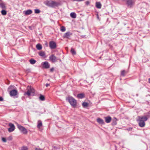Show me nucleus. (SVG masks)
<instances>
[{
	"instance_id": "f257e3e1",
	"label": "nucleus",
	"mask_w": 150,
	"mask_h": 150,
	"mask_svg": "<svg viewBox=\"0 0 150 150\" xmlns=\"http://www.w3.org/2000/svg\"><path fill=\"white\" fill-rule=\"evenodd\" d=\"M44 4L47 6L54 8L61 5L60 3L52 0H46L44 2Z\"/></svg>"
},
{
	"instance_id": "f03ea898",
	"label": "nucleus",
	"mask_w": 150,
	"mask_h": 150,
	"mask_svg": "<svg viewBox=\"0 0 150 150\" xmlns=\"http://www.w3.org/2000/svg\"><path fill=\"white\" fill-rule=\"evenodd\" d=\"M27 91L24 93V95H27L29 97L30 96H34L35 95V90L34 88L31 86H28L27 87Z\"/></svg>"
},
{
	"instance_id": "7ed1b4c3",
	"label": "nucleus",
	"mask_w": 150,
	"mask_h": 150,
	"mask_svg": "<svg viewBox=\"0 0 150 150\" xmlns=\"http://www.w3.org/2000/svg\"><path fill=\"white\" fill-rule=\"evenodd\" d=\"M67 101H68L71 105L74 108H75L77 105L76 100L73 97L69 96L66 98Z\"/></svg>"
},
{
	"instance_id": "20e7f679",
	"label": "nucleus",
	"mask_w": 150,
	"mask_h": 150,
	"mask_svg": "<svg viewBox=\"0 0 150 150\" xmlns=\"http://www.w3.org/2000/svg\"><path fill=\"white\" fill-rule=\"evenodd\" d=\"M138 119L137 120L139 122V126L141 127H143L145 126L144 120L141 116H139L138 117Z\"/></svg>"
},
{
	"instance_id": "39448f33",
	"label": "nucleus",
	"mask_w": 150,
	"mask_h": 150,
	"mask_svg": "<svg viewBox=\"0 0 150 150\" xmlns=\"http://www.w3.org/2000/svg\"><path fill=\"white\" fill-rule=\"evenodd\" d=\"M17 126L19 130L22 132L23 134H27L28 133V131L27 129L24 127L21 126V125L17 123H16Z\"/></svg>"
},
{
	"instance_id": "423d86ee",
	"label": "nucleus",
	"mask_w": 150,
	"mask_h": 150,
	"mask_svg": "<svg viewBox=\"0 0 150 150\" xmlns=\"http://www.w3.org/2000/svg\"><path fill=\"white\" fill-rule=\"evenodd\" d=\"M126 4L128 7L131 8L135 4V0H126Z\"/></svg>"
},
{
	"instance_id": "0eeeda50",
	"label": "nucleus",
	"mask_w": 150,
	"mask_h": 150,
	"mask_svg": "<svg viewBox=\"0 0 150 150\" xmlns=\"http://www.w3.org/2000/svg\"><path fill=\"white\" fill-rule=\"evenodd\" d=\"M9 94L11 97L15 96L16 98L18 97V92L16 89H13L10 91Z\"/></svg>"
},
{
	"instance_id": "6e6552de",
	"label": "nucleus",
	"mask_w": 150,
	"mask_h": 150,
	"mask_svg": "<svg viewBox=\"0 0 150 150\" xmlns=\"http://www.w3.org/2000/svg\"><path fill=\"white\" fill-rule=\"evenodd\" d=\"M49 60L52 63L57 62L59 59L57 58L53 54H52L49 57Z\"/></svg>"
},
{
	"instance_id": "1a4fd4ad",
	"label": "nucleus",
	"mask_w": 150,
	"mask_h": 150,
	"mask_svg": "<svg viewBox=\"0 0 150 150\" xmlns=\"http://www.w3.org/2000/svg\"><path fill=\"white\" fill-rule=\"evenodd\" d=\"M49 47L51 49H54L57 47L56 43L54 41H50L49 42Z\"/></svg>"
},
{
	"instance_id": "9d476101",
	"label": "nucleus",
	"mask_w": 150,
	"mask_h": 150,
	"mask_svg": "<svg viewBox=\"0 0 150 150\" xmlns=\"http://www.w3.org/2000/svg\"><path fill=\"white\" fill-rule=\"evenodd\" d=\"M141 116L144 118L145 121H147L149 118H150V110L148 112L144 113V116Z\"/></svg>"
},
{
	"instance_id": "9b49d317",
	"label": "nucleus",
	"mask_w": 150,
	"mask_h": 150,
	"mask_svg": "<svg viewBox=\"0 0 150 150\" xmlns=\"http://www.w3.org/2000/svg\"><path fill=\"white\" fill-rule=\"evenodd\" d=\"M42 67L43 68L47 69L50 68V65L49 63L47 61H45L44 62H42Z\"/></svg>"
},
{
	"instance_id": "f8f14e48",
	"label": "nucleus",
	"mask_w": 150,
	"mask_h": 150,
	"mask_svg": "<svg viewBox=\"0 0 150 150\" xmlns=\"http://www.w3.org/2000/svg\"><path fill=\"white\" fill-rule=\"evenodd\" d=\"M9 125L10 127L8 129V131L10 132H11L13 131L15 129V126L14 124L12 123H10L9 124Z\"/></svg>"
},
{
	"instance_id": "ddd939ff",
	"label": "nucleus",
	"mask_w": 150,
	"mask_h": 150,
	"mask_svg": "<svg viewBox=\"0 0 150 150\" xmlns=\"http://www.w3.org/2000/svg\"><path fill=\"white\" fill-rule=\"evenodd\" d=\"M33 13V11L31 9H28L23 11V13L25 15L28 16L31 14Z\"/></svg>"
},
{
	"instance_id": "4468645a",
	"label": "nucleus",
	"mask_w": 150,
	"mask_h": 150,
	"mask_svg": "<svg viewBox=\"0 0 150 150\" xmlns=\"http://www.w3.org/2000/svg\"><path fill=\"white\" fill-rule=\"evenodd\" d=\"M71 35H72V33H71L69 31L67 32L64 34L63 36V38H69L70 36Z\"/></svg>"
},
{
	"instance_id": "2eb2a0df",
	"label": "nucleus",
	"mask_w": 150,
	"mask_h": 150,
	"mask_svg": "<svg viewBox=\"0 0 150 150\" xmlns=\"http://www.w3.org/2000/svg\"><path fill=\"white\" fill-rule=\"evenodd\" d=\"M128 70L126 71L125 70H122L120 72V75L124 77L126 75L128 74Z\"/></svg>"
},
{
	"instance_id": "dca6fc26",
	"label": "nucleus",
	"mask_w": 150,
	"mask_h": 150,
	"mask_svg": "<svg viewBox=\"0 0 150 150\" xmlns=\"http://www.w3.org/2000/svg\"><path fill=\"white\" fill-rule=\"evenodd\" d=\"M104 118L105 122L108 123H110L112 120L111 117L110 116L105 117Z\"/></svg>"
},
{
	"instance_id": "f3484780",
	"label": "nucleus",
	"mask_w": 150,
	"mask_h": 150,
	"mask_svg": "<svg viewBox=\"0 0 150 150\" xmlns=\"http://www.w3.org/2000/svg\"><path fill=\"white\" fill-rule=\"evenodd\" d=\"M97 121L100 124L102 125L105 124V122L103 120L100 118H98L97 119Z\"/></svg>"
},
{
	"instance_id": "a211bd4d",
	"label": "nucleus",
	"mask_w": 150,
	"mask_h": 150,
	"mask_svg": "<svg viewBox=\"0 0 150 150\" xmlns=\"http://www.w3.org/2000/svg\"><path fill=\"white\" fill-rule=\"evenodd\" d=\"M77 97L79 99H82L85 97V95L84 93H81L77 94Z\"/></svg>"
},
{
	"instance_id": "6ab92c4d",
	"label": "nucleus",
	"mask_w": 150,
	"mask_h": 150,
	"mask_svg": "<svg viewBox=\"0 0 150 150\" xmlns=\"http://www.w3.org/2000/svg\"><path fill=\"white\" fill-rule=\"evenodd\" d=\"M96 8L99 9L101 8L102 5L100 2H96Z\"/></svg>"
},
{
	"instance_id": "aec40b11",
	"label": "nucleus",
	"mask_w": 150,
	"mask_h": 150,
	"mask_svg": "<svg viewBox=\"0 0 150 150\" xmlns=\"http://www.w3.org/2000/svg\"><path fill=\"white\" fill-rule=\"evenodd\" d=\"M117 119L115 117L114 118V119L112 120V125H115L117 124Z\"/></svg>"
},
{
	"instance_id": "412c9836",
	"label": "nucleus",
	"mask_w": 150,
	"mask_h": 150,
	"mask_svg": "<svg viewBox=\"0 0 150 150\" xmlns=\"http://www.w3.org/2000/svg\"><path fill=\"white\" fill-rule=\"evenodd\" d=\"M39 55L40 56L44 57L45 56V53L44 51H40L38 53Z\"/></svg>"
},
{
	"instance_id": "4be33fe9",
	"label": "nucleus",
	"mask_w": 150,
	"mask_h": 150,
	"mask_svg": "<svg viewBox=\"0 0 150 150\" xmlns=\"http://www.w3.org/2000/svg\"><path fill=\"white\" fill-rule=\"evenodd\" d=\"M14 88H15V87L14 86L11 85L8 88L7 90L10 92V91L12 90L13 89H14Z\"/></svg>"
},
{
	"instance_id": "5701e85b",
	"label": "nucleus",
	"mask_w": 150,
	"mask_h": 150,
	"mask_svg": "<svg viewBox=\"0 0 150 150\" xmlns=\"http://www.w3.org/2000/svg\"><path fill=\"white\" fill-rule=\"evenodd\" d=\"M42 121L40 120H38V121L37 127L38 128H40L42 126Z\"/></svg>"
},
{
	"instance_id": "b1692460",
	"label": "nucleus",
	"mask_w": 150,
	"mask_h": 150,
	"mask_svg": "<svg viewBox=\"0 0 150 150\" xmlns=\"http://www.w3.org/2000/svg\"><path fill=\"white\" fill-rule=\"evenodd\" d=\"M70 16L71 18H76V14L74 12H72L70 14Z\"/></svg>"
},
{
	"instance_id": "393cba45",
	"label": "nucleus",
	"mask_w": 150,
	"mask_h": 150,
	"mask_svg": "<svg viewBox=\"0 0 150 150\" xmlns=\"http://www.w3.org/2000/svg\"><path fill=\"white\" fill-rule=\"evenodd\" d=\"M29 62H30V63L32 64H35L36 62V60L33 58L30 59L29 60Z\"/></svg>"
},
{
	"instance_id": "a878e982",
	"label": "nucleus",
	"mask_w": 150,
	"mask_h": 150,
	"mask_svg": "<svg viewBox=\"0 0 150 150\" xmlns=\"http://www.w3.org/2000/svg\"><path fill=\"white\" fill-rule=\"evenodd\" d=\"M36 47L37 50H40L42 49V46L40 44H38L36 45Z\"/></svg>"
},
{
	"instance_id": "bb28decb",
	"label": "nucleus",
	"mask_w": 150,
	"mask_h": 150,
	"mask_svg": "<svg viewBox=\"0 0 150 150\" xmlns=\"http://www.w3.org/2000/svg\"><path fill=\"white\" fill-rule=\"evenodd\" d=\"M39 99L41 101H44L45 100V97L44 96L40 95L39 97Z\"/></svg>"
},
{
	"instance_id": "cd10ccee",
	"label": "nucleus",
	"mask_w": 150,
	"mask_h": 150,
	"mask_svg": "<svg viewBox=\"0 0 150 150\" xmlns=\"http://www.w3.org/2000/svg\"><path fill=\"white\" fill-rule=\"evenodd\" d=\"M82 105L83 108H86L88 105V104L87 102H83L82 104Z\"/></svg>"
},
{
	"instance_id": "c85d7f7f",
	"label": "nucleus",
	"mask_w": 150,
	"mask_h": 150,
	"mask_svg": "<svg viewBox=\"0 0 150 150\" xmlns=\"http://www.w3.org/2000/svg\"><path fill=\"white\" fill-rule=\"evenodd\" d=\"M0 7L3 9H6V7L5 4L3 3H0Z\"/></svg>"
},
{
	"instance_id": "c756f323",
	"label": "nucleus",
	"mask_w": 150,
	"mask_h": 150,
	"mask_svg": "<svg viewBox=\"0 0 150 150\" xmlns=\"http://www.w3.org/2000/svg\"><path fill=\"white\" fill-rule=\"evenodd\" d=\"M71 52L73 55H75L76 54V53L75 50L73 48H71Z\"/></svg>"
},
{
	"instance_id": "7c9ffc66",
	"label": "nucleus",
	"mask_w": 150,
	"mask_h": 150,
	"mask_svg": "<svg viewBox=\"0 0 150 150\" xmlns=\"http://www.w3.org/2000/svg\"><path fill=\"white\" fill-rule=\"evenodd\" d=\"M1 13L3 15H6L7 14V11L5 10H2L1 11Z\"/></svg>"
},
{
	"instance_id": "2f4dec72",
	"label": "nucleus",
	"mask_w": 150,
	"mask_h": 150,
	"mask_svg": "<svg viewBox=\"0 0 150 150\" xmlns=\"http://www.w3.org/2000/svg\"><path fill=\"white\" fill-rule=\"evenodd\" d=\"M66 30V28L64 26H62L60 28V30L62 32L65 31Z\"/></svg>"
},
{
	"instance_id": "473e14b6",
	"label": "nucleus",
	"mask_w": 150,
	"mask_h": 150,
	"mask_svg": "<svg viewBox=\"0 0 150 150\" xmlns=\"http://www.w3.org/2000/svg\"><path fill=\"white\" fill-rule=\"evenodd\" d=\"M28 148L27 146H23L21 147V150H27Z\"/></svg>"
},
{
	"instance_id": "72a5a7b5",
	"label": "nucleus",
	"mask_w": 150,
	"mask_h": 150,
	"mask_svg": "<svg viewBox=\"0 0 150 150\" xmlns=\"http://www.w3.org/2000/svg\"><path fill=\"white\" fill-rule=\"evenodd\" d=\"M35 13L38 14L40 13V11L39 9H35L34 10Z\"/></svg>"
},
{
	"instance_id": "f704fd0d",
	"label": "nucleus",
	"mask_w": 150,
	"mask_h": 150,
	"mask_svg": "<svg viewBox=\"0 0 150 150\" xmlns=\"http://www.w3.org/2000/svg\"><path fill=\"white\" fill-rule=\"evenodd\" d=\"M109 47L112 50H113V46L111 45L110 44H109L108 45Z\"/></svg>"
},
{
	"instance_id": "c9c22d12",
	"label": "nucleus",
	"mask_w": 150,
	"mask_h": 150,
	"mask_svg": "<svg viewBox=\"0 0 150 150\" xmlns=\"http://www.w3.org/2000/svg\"><path fill=\"white\" fill-rule=\"evenodd\" d=\"M2 141L4 142H6V139L5 138L2 137Z\"/></svg>"
},
{
	"instance_id": "e433bc0d",
	"label": "nucleus",
	"mask_w": 150,
	"mask_h": 150,
	"mask_svg": "<svg viewBox=\"0 0 150 150\" xmlns=\"http://www.w3.org/2000/svg\"><path fill=\"white\" fill-rule=\"evenodd\" d=\"M54 68L53 67L50 69V71L51 72H52L54 71Z\"/></svg>"
},
{
	"instance_id": "4c0bfd02",
	"label": "nucleus",
	"mask_w": 150,
	"mask_h": 150,
	"mask_svg": "<svg viewBox=\"0 0 150 150\" xmlns=\"http://www.w3.org/2000/svg\"><path fill=\"white\" fill-rule=\"evenodd\" d=\"M12 136H10L8 138V139L9 140H11L12 139Z\"/></svg>"
},
{
	"instance_id": "58836bf2",
	"label": "nucleus",
	"mask_w": 150,
	"mask_h": 150,
	"mask_svg": "<svg viewBox=\"0 0 150 150\" xmlns=\"http://www.w3.org/2000/svg\"><path fill=\"white\" fill-rule=\"evenodd\" d=\"M4 100L3 98L2 97L0 96V101H2Z\"/></svg>"
},
{
	"instance_id": "ea45409f",
	"label": "nucleus",
	"mask_w": 150,
	"mask_h": 150,
	"mask_svg": "<svg viewBox=\"0 0 150 150\" xmlns=\"http://www.w3.org/2000/svg\"><path fill=\"white\" fill-rule=\"evenodd\" d=\"M86 35H81V37L82 38H86Z\"/></svg>"
},
{
	"instance_id": "a19ab883",
	"label": "nucleus",
	"mask_w": 150,
	"mask_h": 150,
	"mask_svg": "<svg viewBox=\"0 0 150 150\" xmlns=\"http://www.w3.org/2000/svg\"><path fill=\"white\" fill-rule=\"evenodd\" d=\"M89 4H90V2L89 1H86V4L87 5H89Z\"/></svg>"
},
{
	"instance_id": "79ce46f5",
	"label": "nucleus",
	"mask_w": 150,
	"mask_h": 150,
	"mask_svg": "<svg viewBox=\"0 0 150 150\" xmlns=\"http://www.w3.org/2000/svg\"><path fill=\"white\" fill-rule=\"evenodd\" d=\"M50 86V83H46L45 84V86L46 87H48L49 86Z\"/></svg>"
},
{
	"instance_id": "37998d69",
	"label": "nucleus",
	"mask_w": 150,
	"mask_h": 150,
	"mask_svg": "<svg viewBox=\"0 0 150 150\" xmlns=\"http://www.w3.org/2000/svg\"><path fill=\"white\" fill-rule=\"evenodd\" d=\"M84 0H74V1H83Z\"/></svg>"
},
{
	"instance_id": "c03bdc74",
	"label": "nucleus",
	"mask_w": 150,
	"mask_h": 150,
	"mask_svg": "<svg viewBox=\"0 0 150 150\" xmlns=\"http://www.w3.org/2000/svg\"><path fill=\"white\" fill-rule=\"evenodd\" d=\"M148 82L150 84V78L148 79Z\"/></svg>"
},
{
	"instance_id": "a18cd8bd",
	"label": "nucleus",
	"mask_w": 150,
	"mask_h": 150,
	"mask_svg": "<svg viewBox=\"0 0 150 150\" xmlns=\"http://www.w3.org/2000/svg\"><path fill=\"white\" fill-rule=\"evenodd\" d=\"M28 28L29 29H31V30H32V28H31V26H29L28 27Z\"/></svg>"
},
{
	"instance_id": "49530a36",
	"label": "nucleus",
	"mask_w": 150,
	"mask_h": 150,
	"mask_svg": "<svg viewBox=\"0 0 150 150\" xmlns=\"http://www.w3.org/2000/svg\"><path fill=\"white\" fill-rule=\"evenodd\" d=\"M30 69H28L26 70V71H28V72H29V71H30Z\"/></svg>"
},
{
	"instance_id": "de8ad7c7",
	"label": "nucleus",
	"mask_w": 150,
	"mask_h": 150,
	"mask_svg": "<svg viewBox=\"0 0 150 150\" xmlns=\"http://www.w3.org/2000/svg\"><path fill=\"white\" fill-rule=\"evenodd\" d=\"M1 0H0V1H1Z\"/></svg>"
}]
</instances>
